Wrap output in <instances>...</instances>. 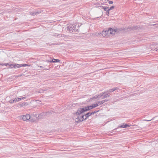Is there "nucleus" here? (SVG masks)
<instances>
[{
  "mask_svg": "<svg viewBox=\"0 0 158 158\" xmlns=\"http://www.w3.org/2000/svg\"><path fill=\"white\" fill-rule=\"evenodd\" d=\"M39 67H40V68H43V67L42 66H39Z\"/></svg>",
  "mask_w": 158,
  "mask_h": 158,
  "instance_id": "obj_39",
  "label": "nucleus"
},
{
  "mask_svg": "<svg viewBox=\"0 0 158 158\" xmlns=\"http://www.w3.org/2000/svg\"><path fill=\"white\" fill-rule=\"evenodd\" d=\"M103 94L102 97V99H104L107 97H109L110 96V94H108L107 92H104L102 93Z\"/></svg>",
  "mask_w": 158,
  "mask_h": 158,
  "instance_id": "obj_11",
  "label": "nucleus"
},
{
  "mask_svg": "<svg viewBox=\"0 0 158 158\" xmlns=\"http://www.w3.org/2000/svg\"><path fill=\"white\" fill-rule=\"evenodd\" d=\"M15 100H16L15 98V99H14V100H13V103L17 102H16V101H15Z\"/></svg>",
  "mask_w": 158,
  "mask_h": 158,
  "instance_id": "obj_34",
  "label": "nucleus"
},
{
  "mask_svg": "<svg viewBox=\"0 0 158 158\" xmlns=\"http://www.w3.org/2000/svg\"><path fill=\"white\" fill-rule=\"evenodd\" d=\"M117 128H116V129H115L114 130H116V129H117Z\"/></svg>",
  "mask_w": 158,
  "mask_h": 158,
  "instance_id": "obj_41",
  "label": "nucleus"
},
{
  "mask_svg": "<svg viewBox=\"0 0 158 158\" xmlns=\"http://www.w3.org/2000/svg\"><path fill=\"white\" fill-rule=\"evenodd\" d=\"M9 65V63H4V64H0V65H2V66H7V65Z\"/></svg>",
  "mask_w": 158,
  "mask_h": 158,
  "instance_id": "obj_27",
  "label": "nucleus"
},
{
  "mask_svg": "<svg viewBox=\"0 0 158 158\" xmlns=\"http://www.w3.org/2000/svg\"><path fill=\"white\" fill-rule=\"evenodd\" d=\"M48 68H44L43 70H48L50 68V66L49 65V67H48Z\"/></svg>",
  "mask_w": 158,
  "mask_h": 158,
  "instance_id": "obj_33",
  "label": "nucleus"
},
{
  "mask_svg": "<svg viewBox=\"0 0 158 158\" xmlns=\"http://www.w3.org/2000/svg\"><path fill=\"white\" fill-rule=\"evenodd\" d=\"M52 90V89L49 88V87L44 88L43 89H40L39 90V92L40 93H42L44 92L45 91H47L48 92L51 91Z\"/></svg>",
  "mask_w": 158,
  "mask_h": 158,
  "instance_id": "obj_6",
  "label": "nucleus"
},
{
  "mask_svg": "<svg viewBox=\"0 0 158 158\" xmlns=\"http://www.w3.org/2000/svg\"><path fill=\"white\" fill-rule=\"evenodd\" d=\"M138 27L137 26H133L129 27L128 29L131 30H136L138 29Z\"/></svg>",
  "mask_w": 158,
  "mask_h": 158,
  "instance_id": "obj_15",
  "label": "nucleus"
},
{
  "mask_svg": "<svg viewBox=\"0 0 158 158\" xmlns=\"http://www.w3.org/2000/svg\"><path fill=\"white\" fill-rule=\"evenodd\" d=\"M98 106V104L96 103L93 104L92 105H90L88 106H85V108L86 110L87 111L92 109L95 107H97Z\"/></svg>",
  "mask_w": 158,
  "mask_h": 158,
  "instance_id": "obj_3",
  "label": "nucleus"
},
{
  "mask_svg": "<svg viewBox=\"0 0 158 158\" xmlns=\"http://www.w3.org/2000/svg\"><path fill=\"white\" fill-rule=\"evenodd\" d=\"M95 114V112H94V111H93L91 112H90V114H91V115H92L93 114Z\"/></svg>",
  "mask_w": 158,
  "mask_h": 158,
  "instance_id": "obj_36",
  "label": "nucleus"
},
{
  "mask_svg": "<svg viewBox=\"0 0 158 158\" xmlns=\"http://www.w3.org/2000/svg\"><path fill=\"white\" fill-rule=\"evenodd\" d=\"M107 1L108 2V3L109 4H112L113 3V1H110L109 0H107Z\"/></svg>",
  "mask_w": 158,
  "mask_h": 158,
  "instance_id": "obj_31",
  "label": "nucleus"
},
{
  "mask_svg": "<svg viewBox=\"0 0 158 158\" xmlns=\"http://www.w3.org/2000/svg\"><path fill=\"white\" fill-rule=\"evenodd\" d=\"M86 110L85 107L79 108L77 109L76 111L73 114L76 115H79L87 111Z\"/></svg>",
  "mask_w": 158,
  "mask_h": 158,
  "instance_id": "obj_1",
  "label": "nucleus"
},
{
  "mask_svg": "<svg viewBox=\"0 0 158 158\" xmlns=\"http://www.w3.org/2000/svg\"><path fill=\"white\" fill-rule=\"evenodd\" d=\"M74 26L73 31L74 32H79V24H74L73 25Z\"/></svg>",
  "mask_w": 158,
  "mask_h": 158,
  "instance_id": "obj_5",
  "label": "nucleus"
},
{
  "mask_svg": "<svg viewBox=\"0 0 158 158\" xmlns=\"http://www.w3.org/2000/svg\"><path fill=\"white\" fill-rule=\"evenodd\" d=\"M102 34L103 37H106V31H103L102 33Z\"/></svg>",
  "mask_w": 158,
  "mask_h": 158,
  "instance_id": "obj_22",
  "label": "nucleus"
},
{
  "mask_svg": "<svg viewBox=\"0 0 158 158\" xmlns=\"http://www.w3.org/2000/svg\"><path fill=\"white\" fill-rule=\"evenodd\" d=\"M153 119H150V120H146V119H144V121H150L151 120H152Z\"/></svg>",
  "mask_w": 158,
  "mask_h": 158,
  "instance_id": "obj_35",
  "label": "nucleus"
},
{
  "mask_svg": "<svg viewBox=\"0 0 158 158\" xmlns=\"http://www.w3.org/2000/svg\"><path fill=\"white\" fill-rule=\"evenodd\" d=\"M57 36H61V37H64V35L62 34H59L58 35H57Z\"/></svg>",
  "mask_w": 158,
  "mask_h": 158,
  "instance_id": "obj_29",
  "label": "nucleus"
},
{
  "mask_svg": "<svg viewBox=\"0 0 158 158\" xmlns=\"http://www.w3.org/2000/svg\"><path fill=\"white\" fill-rule=\"evenodd\" d=\"M98 98V97L97 96V95H95L94 97L90 98V100H92L93 99H96Z\"/></svg>",
  "mask_w": 158,
  "mask_h": 158,
  "instance_id": "obj_26",
  "label": "nucleus"
},
{
  "mask_svg": "<svg viewBox=\"0 0 158 158\" xmlns=\"http://www.w3.org/2000/svg\"><path fill=\"white\" fill-rule=\"evenodd\" d=\"M99 110H97V111H94V112H95V113H96L98 112V111H99Z\"/></svg>",
  "mask_w": 158,
  "mask_h": 158,
  "instance_id": "obj_37",
  "label": "nucleus"
},
{
  "mask_svg": "<svg viewBox=\"0 0 158 158\" xmlns=\"http://www.w3.org/2000/svg\"><path fill=\"white\" fill-rule=\"evenodd\" d=\"M114 6H111L110 8L109 9L108 8V10H110L112 9H114Z\"/></svg>",
  "mask_w": 158,
  "mask_h": 158,
  "instance_id": "obj_30",
  "label": "nucleus"
},
{
  "mask_svg": "<svg viewBox=\"0 0 158 158\" xmlns=\"http://www.w3.org/2000/svg\"><path fill=\"white\" fill-rule=\"evenodd\" d=\"M18 68L17 64H9V65H8V68L9 69H12L15 68L16 69Z\"/></svg>",
  "mask_w": 158,
  "mask_h": 158,
  "instance_id": "obj_9",
  "label": "nucleus"
},
{
  "mask_svg": "<svg viewBox=\"0 0 158 158\" xmlns=\"http://www.w3.org/2000/svg\"><path fill=\"white\" fill-rule=\"evenodd\" d=\"M100 7H101L102 9H103L105 11H107L109 8V7L107 6H101Z\"/></svg>",
  "mask_w": 158,
  "mask_h": 158,
  "instance_id": "obj_23",
  "label": "nucleus"
},
{
  "mask_svg": "<svg viewBox=\"0 0 158 158\" xmlns=\"http://www.w3.org/2000/svg\"><path fill=\"white\" fill-rule=\"evenodd\" d=\"M109 32H110V34L113 35L116 32H118L119 31L118 29L116 28L115 29H112L111 28H109Z\"/></svg>",
  "mask_w": 158,
  "mask_h": 158,
  "instance_id": "obj_4",
  "label": "nucleus"
},
{
  "mask_svg": "<svg viewBox=\"0 0 158 158\" xmlns=\"http://www.w3.org/2000/svg\"><path fill=\"white\" fill-rule=\"evenodd\" d=\"M91 115L90 114V112H89L87 113L86 114H85V119L86 120Z\"/></svg>",
  "mask_w": 158,
  "mask_h": 158,
  "instance_id": "obj_20",
  "label": "nucleus"
},
{
  "mask_svg": "<svg viewBox=\"0 0 158 158\" xmlns=\"http://www.w3.org/2000/svg\"><path fill=\"white\" fill-rule=\"evenodd\" d=\"M158 25V23H157V24H152V26H154L155 25Z\"/></svg>",
  "mask_w": 158,
  "mask_h": 158,
  "instance_id": "obj_38",
  "label": "nucleus"
},
{
  "mask_svg": "<svg viewBox=\"0 0 158 158\" xmlns=\"http://www.w3.org/2000/svg\"><path fill=\"white\" fill-rule=\"evenodd\" d=\"M108 101V99L107 100L106 99L105 100H102L101 101L98 102V103H97L98 104V105H101L103 104V103H104L105 102H107Z\"/></svg>",
  "mask_w": 158,
  "mask_h": 158,
  "instance_id": "obj_17",
  "label": "nucleus"
},
{
  "mask_svg": "<svg viewBox=\"0 0 158 158\" xmlns=\"http://www.w3.org/2000/svg\"><path fill=\"white\" fill-rule=\"evenodd\" d=\"M28 105L27 102H23L22 103H19V105L21 107H23L25 106H27Z\"/></svg>",
  "mask_w": 158,
  "mask_h": 158,
  "instance_id": "obj_19",
  "label": "nucleus"
},
{
  "mask_svg": "<svg viewBox=\"0 0 158 158\" xmlns=\"http://www.w3.org/2000/svg\"><path fill=\"white\" fill-rule=\"evenodd\" d=\"M118 89V87H114V88L112 89H109L107 92L108 94H109V93L112 92Z\"/></svg>",
  "mask_w": 158,
  "mask_h": 158,
  "instance_id": "obj_13",
  "label": "nucleus"
},
{
  "mask_svg": "<svg viewBox=\"0 0 158 158\" xmlns=\"http://www.w3.org/2000/svg\"><path fill=\"white\" fill-rule=\"evenodd\" d=\"M22 75H19V76H22Z\"/></svg>",
  "mask_w": 158,
  "mask_h": 158,
  "instance_id": "obj_40",
  "label": "nucleus"
},
{
  "mask_svg": "<svg viewBox=\"0 0 158 158\" xmlns=\"http://www.w3.org/2000/svg\"><path fill=\"white\" fill-rule=\"evenodd\" d=\"M106 37H108V36H110V35H111L110 34V32H109V29H108V30L106 31Z\"/></svg>",
  "mask_w": 158,
  "mask_h": 158,
  "instance_id": "obj_24",
  "label": "nucleus"
},
{
  "mask_svg": "<svg viewBox=\"0 0 158 158\" xmlns=\"http://www.w3.org/2000/svg\"><path fill=\"white\" fill-rule=\"evenodd\" d=\"M26 98V97H24L22 98H15L16 100V102H18L19 101L25 99Z\"/></svg>",
  "mask_w": 158,
  "mask_h": 158,
  "instance_id": "obj_18",
  "label": "nucleus"
},
{
  "mask_svg": "<svg viewBox=\"0 0 158 158\" xmlns=\"http://www.w3.org/2000/svg\"><path fill=\"white\" fill-rule=\"evenodd\" d=\"M60 61L59 59L54 58L51 60H46V61L48 63H57L60 62Z\"/></svg>",
  "mask_w": 158,
  "mask_h": 158,
  "instance_id": "obj_10",
  "label": "nucleus"
},
{
  "mask_svg": "<svg viewBox=\"0 0 158 158\" xmlns=\"http://www.w3.org/2000/svg\"><path fill=\"white\" fill-rule=\"evenodd\" d=\"M102 96L103 94H102V93H101L99 94L98 95H97L98 98V99L100 98H101L102 99Z\"/></svg>",
  "mask_w": 158,
  "mask_h": 158,
  "instance_id": "obj_25",
  "label": "nucleus"
},
{
  "mask_svg": "<svg viewBox=\"0 0 158 158\" xmlns=\"http://www.w3.org/2000/svg\"><path fill=\"white\" fill-rule=\"evenodd\" d=\"M30 118V116L28 114H27L26 115H23L22 116V119L24 121H26L29 120Z\"/></svg>",
  "mask_w": 158,
  "mask_h": 158,
  "instance_id": "obj_7",
  "label": "nucleus"
},
{
  "mask_svg": "<svg viewBox=\"0 0 158 158\" xmlns=\"http://www.w3.org/2000/svg\"><path fill=\"white\" fill-rule=\"evenodd\" d=\"M85 115H82L81 116H78L77 118H75V122L76 123H79L85 120L84 118Z\"/></svg>",
  "mask_w": 158,
  "mask_h": 158,
  "instance_id": "obj_2",
  "label": "nucleus"
},
{
  "mask_svg": "<svg viewBox=\"0 0 158 158\" xmlns=\"http://www.w3.org/2000/svg\"><path fill=\"white\" fill-rule=\"evenodd\" d=\"M130 126L127 123H124L123 125L118 126V128H126L127 127H129Z\"/></svg>",
  "mask_w": 158,
  "mask_h": 158,
  "instance_id": "obj_12",
  "label": "nucleus"
},
{
  "mask_svg": "<svg viewBox=\"0 0 158 158\" xmlns=\"http://www.w3.org/2000/svg\"><path fill=\"white\" fill-rule=\"evenodd\" d=\"M110 10H109L108 9L107 11H106V14L107 16H109V11Z\"/></svg>",
  "mask_w": 158,
  "mask_h": 158,
  "instance_id": "obj_28",
  "label": "nucleus"
},
{
  "mask_svg": "<svg viewBox=\"0 0 158 158\" xmlns=\"http://www.w3.org/2000/svg\"><path fill=\"white\" fill-rule=\"evenodd\" d=\"M39 14V13L37 11H35L33 12H31L30 13V15H36L38 14Z\"/></svg>",
  "mask_w": 158,
  "mask_h": 158,
  "instance_id": "obj_21",
  "label": "nucleus"
},
{
  "mask_svg": "<svg viewBox=\"0 0 158 158\" xmlns=\"http://www.w3.org/2000/svg\"><path fill=\"white\" fill-rule=\"evenodd\" d=\"M18 68H20L21 67H24L26 66H30V65L29 64H17Z\"/></svg>",
  "mask_w": 158,
  "mask_h": 158,
  "instance_id": "obj_14",
  "label": "nucleus"
},
{
  "mask_svg": "<svg viewBox=\"0 0 158 158\" xmlns=\"http://www.w3.org/2000/svg\"><path fill=\"white\" fill-rule=\"evenodd\" d=\"M74 27L73 25H70L67 27V30L69 31L70 33L74 32Z\"/></svg>",
  "mask_w": 158,
  "mask_h": 158,
  "instance_id": "obj_8",
  "label": "nucleus"
},
{
  "mask_svg": "<svg viewBox=\"0 0 158 158\" xmlns=\"http://www.w3.org/2000/svg\"><path fill=\"white\" fill-rule=\"evenodd\" d=\"M50 113V112L49 111L47 112H43L40 114V116H46V115H48Z\"/></svg>",
  "mask_w": 158,
  "mask_h": 158,
  "instance_id": "obj_16",
  "label": "nucleus"
},
{
  "mask_svg": "<svg viewBox=\"0 0 158 158\" xmlns=\"http://www.w3.org/2000/svg\"><path fill=\"white\" fill-rule=\"evenodd\" d=\"M9 102L11 104L13 103V99H11V100H10L9 101Z\"/></svg>",
  "mask_w": 158,
  "mask_h": 158,
  "instance_id": "obj_32",
  "label": "nucleus"
}]
</instances>
